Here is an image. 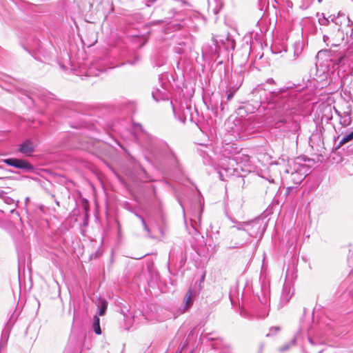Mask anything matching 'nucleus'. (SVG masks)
Segmentation results:
<instances>
[{"label":"nucleus","mask_w":353,"mask_h":353,"mask_svg":"<svg viewBox=\"0 0 353 353\" xmlns=\"http://www.w3.org/2000/svg\"><path fill=\"white\" fill-rule=\"evenodd\" d=\"M90 73L92 74V69L90 70Z\"/></svg>","instance_id":"25"},{"label":"nucleus","mask_w":353,"mask_h":353,"mask_svg":"<svg viewBox=\"0 0 353 353\" xmlns=\"http://www.w3.org/2000/svg\"><path fill=\"white\" fill-rule=\"evenodd\" d=\"M19 151L27 156H30L34 151V145L30 141H26L19 145Z\"/></svg>","instance_id":"3"},{"label":"nucleus","mask_w":353,"mask_h":353,"mask_svg":"<svg viewBox=\"0 0 353 353\" xmlns=\"http://www.w3.org/2000/svg\"><path fill=\"white\" fill-rule=\"evenodd\" d=\"M163 22H165V23H172V21H168L167 20H164Z\"/></svg>","instance_id":"19"},{"label":"nucleus","mask_w":353,"mask_h":353,"mask_svg":"<svg viewBox=\"0 0 353 353\" xmlns=\"http://www.w3.org/2000/svg\"><path fill=\"white\" fill-rule=\"evenodd\" d=\"M287 88H290V89H292V88H293V87H292V86H290V87H288Z\"/></svg>","instance_id":"24"},{"label":"nucleus","mask_w":353,"mask_h":353,"mask_svg":"<svg viewBox=\"0 0 353 353\" xmlns=\"http://www.w3.org/2000/svg\"><path fill=\"white\" fill-rule=\"evenodd\" d=\"M238 158H239L238 157H235V158H234V160H235V161H237Z\"/></svg>","instance_id":"23"},{"label":"nucleus","mask_w":353,"mask_h":353,"mask_svg":"<svg viewBox=\"0 0 353 353\" xmlns=\"http://www.w3.org/2000/svg\"><path fill=\"white\" fill-rule=\"evenodd\" d=\"M99 304H100V305H99V312H98V314L99 316H103L105 313V311H106V309H107V306H108V303L104 299H99Z\"/></svg>","instance_id":"8"},{"label":"nucleus","mask_w":353,"mask_h":353,"mask_svg":"<svg viewBox=\"0 0 353 353\" xmlns=\"http://www.w3.org/2000/svg\"><path fill=\"white\" fill-rule=\"evenodd\" d=\"M294 294V288L289 282L285 283L281 296V302L283 304L287 303Z\"/></svg>","instance_id":"2"},{"label":"nucleus","mask_w":353,"mask_h":353,"mask_svg":"<svg viewBox=\"0 0 353 353\" xmlns=\"http://www.w3.org/2000/svg\"><path fill=\"white\" fill-rule=\"evenodd\" d=\"M319 23L321 25H327L329 23V21L326 19L325 18H323L322 19H319Z\"/></svg>","instance_id":"14"},{"label":"nucleus","mask_w":353,"mask_h":353,"mask_svg":"<svg viewBox=\"0 0 353 353\" xmlns=\"http://www.w3.org/2000/svg\"><path fill=\"white\" fill-rule=\"evenodd\" d=\"M290 348V345H286L279 348L280 352H284Z\"/></svg>","instance_id":"15"},{"label":"nucleus","mask_w":353,"mask_h":353,"mask_svg":"<svg viewBox=\"0 0 353 353\" xmlns=\"http://www.w3.org/2000/svg\"><path fill=\"white\" fill-rule=\"evenodd\" d=\"M327 37L326 36H324V37H323V39H324V41H325V39H327Z\"/></svg>","instance_id":"21"},{"label":"nucleus","mask_w":353,"mask_h":353,"mask_svg":"<svg viewBox=\"0 0 353 353\" xmlns=\"http://www.w3.org/2000/svg\"><path fill=\"white\" fill-rule=\"evenodd\" d=\"M288 166L284 169V172L287 174H291L292 175L296 174L298 170H299L300 165L297 164L294 160L290 159L288 161Z\"/></svg>","instance_id":"4"},{"label":"nucleus","mask_w":353,"mask_h":353,"mask_svg":"<svg viewBox=\"0 0 353 353\" xmlns=\"http://www.w3.org/2000/svg\"><path fill=\"white\" fill-rule=\"evenodd\" d=\"M176 21H183L182 19H177Z\"/></svg>","instance_id":"22"},{"label":"nucleus","mask_w":353,"mask_h":353,"mask_svg":"<svg viewBox=\"0 0 353 353\" xmlns=\"http://www.w3.org/2000/svg\"><path fill=\"white\" fill-rule=\"evenodd\" d=\"M353 139V131L348 134L345 135L339 141V145L342 146L346 143Z\"/></svg>","instance_id":"11"},{"label":"nucleus","mask_w":353,"mask_h":353,"mask_svg":"<svg viewBox=\"0 0 353 353\" xmlns=\"http://www.w3.org/2000/svg\"><path fill=\"white\" fill-rule=\"evenodd\" d=\"M232 222L236 223L232 228H235L239 230H245V228L250 225V222H237L233 219H231Z\"/></svg>","instance_id":"9"},{"label":"nucleus","mask_w":353,"mask_h":353,"mask_svg":"<svg viewBox=\"0 0 353 353\" xmlns=\"http://www.w3.org/2000/svg\"><path fill=\"white\" fill-rule=\"evenodd\" d=\"M303 84H301V83H296V84H294V87H302V88H305V89H307V88H317L318 85H317V83H318V81L316 79H307V82L305 83V79H303Z\"/></svg>","instance_id":"5"},{"label":"nucleus","mask_w":353,"mask_h":353,"mask_svg":"<svg viewBox=\"0 0 353 353\" xmlns=\"http://www.w3.org/2000/svg\"><path fill=\"white\" fill-rule=\"evenodd\" d=\"M172 26L174 27V29L176 30H179L180 28H181V25L179 23H173L172 24Z\"/></svg>","instance_id":"16"},{"label":"nucleus","mask_w":353,"mask_h":353,"mask_svg":"<svg viewBox=\"0 0 353 353\" xmlns=\"http://www.w3.org/2000/svg\"><path fill=\"white\" fill-rule=\"evenodd\" d=\"M99 322H100L99 318L97 315H95L94 316L92 326H93V329L94 330V332L97 334H100L101 333Z\"/></svg>","instance_id":"10"},{"label":"nucleus","mask_w":353,"mask_h":353,"mask_svg":"<svg viewBox=\"0 0 353 353\" xmlns=\"http://www.w3.org/2000/svg\"><path fill=\"white\" fill-rule=\"evenodd\" d=\"M139 219H141V223H142V224H143V228H144V230H145L148 232V234L150 235V229H149L148 226L147 225V224H146V223H145V220H144V219H143V217H141V216H139Z\"/></svg>","instance_id":"12"},{"label":"nucleus","mask_w":353,"mask_h":353,"mask_svg":"<svg viewBox=\"0 0 353 353\" xmlns=\"http://www.w3.org/2000/svg\"><path fill=\"white\" fill-rule=\"evenodd\" d=\"M280 330V327H272L271 329H270V333L268 334L267 336H270V334H273L277 332H279Z\"/></svg>","instance_id":"13"},{"label":"nucleus","mask_w":353,"mask_h":353,"mask_svg":"<svg viewBox=\"0 0 353 353\" xmlns=\"http://www.w3.org/2000/svg\"><path fill=\"white\" fill-rule=\"evenodd\" d=\"M3 161L10 166L14 167L16 168L23 169L28 171L33 170L32 165H31L27 161L23 159H19L15 158H10L3 160Z\"/></svg>","instance_id":"1"},{"label":"nucleus","mask_w":353,"mask_h":353,"mask_svg":"<svg viewBox=\"0 0 353 353\" xmlns=\"http://www.w3.org/2000/svg\"><path fill=\"white\" fill-rule=\"evenodd\" d=\"M267 82L269 84H270V85H274L275 84L274 80L273 79H268Z\"/></svg>","instance_id":"17"},{"label":"nucleus","mask_w":353,"mask_h":353,"mask_svg":"<svg viewBox=\"0 0 353 353\" xmlns=\"http://www.w3.org/2000/svg\"><path fill=\"white\" fill-rule=\"evenodd\" d=\"M243 157L245 160H248V156H244Z\"/></svg>","instance_id":"20"},{"label":"nucleus","mask_w":353,"mask_h":353,"mask_svg":"<svg viewBox=\"0 0 353 353\" xmlns=\"http://www.w3.org/2000/svg\"><path fill=\"white\" fill-rule=\"evenodd\" d=\"M234 92H230L228 94V99L230 100L233 97Z\"/></svg>","instance_id":"18"},{"label":"nucleus","mask_w":353,"mask_h":353,"mask_svg":"<svg viewBox=\"0 0 353 353\" xmlns=\"http://www.w3.org/2000/svg\"><path fill=\"white\" fill-rule=\"evenodd\" d=\"M301 182V180H299L298 182H296V184H299Z\"/></svg>","instance_id":"26"},{"label":"nucleus","mask_w":353,"mask_h":353,"mask_svg":"<svg viewBox=\"0 0 353 353\" xmlns=\"http://www.w3.org/2000/svg\"><path fill=\"white\" fill-rule=\"evenodd\" d=\"M153 99L156 101H159L160 100H165L168 99V96L165 93H163L161 90H155L152 93Z\"/></svg>","instance_id":"7"},{"label":"nucleus","mask_w":353,"mask_h":353,"mask_svg":"<svg viewBox=\"0 0 353 353\" xmlns=\"http://www.w3.org/2000/svg\"><path fill=\"white\" fill-rule=\"evenodd\" d=\"M184 310H188L193 304L192 292L191 290H189L186 293L184 299Z\"/></svg>","instance_id":"6"}]
</instances>
